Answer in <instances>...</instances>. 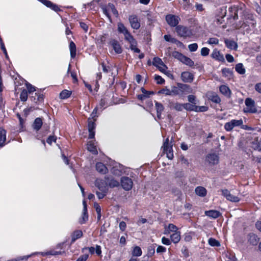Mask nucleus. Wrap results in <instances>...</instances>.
Wrapping results in <instances>:
<instances>
[{
	"label": "nucleus",
	"mask_w": 261,
	"mask_h": 261,
	"mask_svg": "<svg viewBox=\"0 0 261 261\" xmlns=\"http://www.w3.org/2000/svg\"><path fill=\"white\" fill-rule=\"evenodd\" d=\"M118 32L120 34H123L124 37V40L129 44V48L136 53H140V49L137 47L138 42L130 32L125 27L122 22L118 23Z\"/></svg>",
	"instance_id": "f257e3e1"
},
{
	"label": "nucleus",
	"mask_w": 261,
	"mask_h": 261,
	"mask_svg": "<svg viewBox=\"0 0 261 261\" xmlns=\"http://www.w3.org/2000/svg\"><path fill=\"white\" fill-rule=\"evenodd\" d=\"M25 82L28 93L32 94V95L30 96L31 101L37 105L42 103L44 101V95L42 92L38 91L34 93V95H33V93L36 91V87L26 81H25Z\"/></svg>",
	"instance_id": "f03ea898"
},
{
	"label": "nucleus",
	"mask_w": 261,
	"mask_h": 261,
	"mask_svg": "<svg viewBox=\"0 0 261 261\" xmlns=\"http://www.w3.org/2000/svg\"><path fill=\"white\" fill-rule=\"evenodd\" d=\"M241 22L239 24H237V29H242L249 33L252 29H254L256 25V20L253 17V15H250L245 18V20L241 24Z\"/></svg>",
	"instance_id": "7ed1b4c3"
},
{
	"label": "nucleus",
	"mask_w": 261,
	"mask_h": 261,
	"mask_svg": "<svg viewBox=\"0 0 261 261\" xmlns=\"http://www.w3.org/2000/svg\"><path fill=\"white\" fill-rule=\"evenodd\" d=\"M161 148L163 153L166 154L167 158L168 159L172 160L173 158V144L172 142H169V137L164 140Z\"/></svg>",
	"instance_id": "20e7f679"
},
{
	"label": "nucleus",
	"mask_w": 261,
	"mask_h": 261,
	"mask_svg": "<svg viewBox=\"0 0 261 261\" xmlns=\"http://www.w3.org/2000/svg\"><path fill=\"white\" fill-rule=\"evenodd\" d=\"M246 108L243 110L245 113L255 114L257 113V108L255 101L250 97H247L245 100Z\"/></svg>",
	"instance_id": "39448f33"
},
{
	"label": "nucleus",
	"mask_w": 261,
	"mask_h": 261,
	"mask_svg": "<svg viewBox=\"0 0 261 261\" xmlns=\"http://www.w3.org/2000/svg\"><path fill=\"white\" fill-rule=\"evenodd\" d=\"M241 126L242 128H245V125H243V121L242 119L239 120L232 119L224 124V128L227 132L231 131L235 127Z\"/></svg>",
	"instance_id": "423d86ee"
},
{
	"label": "nucleus",
	"mask_w": 261,
	"mask_h": 261,
	"mask_svg": "<svg viewBox=\"0 0 261 261\" xmlns=\"http://www.w3.org/2000/svg\"><path fill=\"white\" fill-rule=\"evenodd\" d=\"M165 20L168 24L171 27H176L180 21L179 16L171 14H168L165 16Z\"/></svg>",
	"instance_id": "0eeeda50"
},
{
	"label": "nucleus",
	"mask_w": 261,
	"mask_h": 261,
	"mask_svg": "<svg viewBox=\"0 0 261 261\" xmlns=\"http://www.w3.org/2000/svg\"><path fill=\"white\" fill-rule=\"evenodd\" d=\"M176 32L178 36L187 38L191 35L192 33L190 30L187 27L182 25H178L175 28Z\"/></svg>",
	"instance_id": "6e6552de"
},
{
	"label": "nucleus",
	"mask_w": 261,
	"mask_h": 261,
	"mask_svg": "<svg viewBox=\"0 0 261 261\" xmlns=\"http://www.w3.org/2000/svg\"><path fill=\"white\" fill-rule=\"evenodd\" d=\"M122 188L125 191L130 190L133 186L132 179L127 176H122L120 179Z\"/></svg>",
	"instance_id": "1a4fd4ad"
},
{
	"label": "nucleus",
	"mask_w": 261,
	"mask_h": 261,
	"mask_svg": "<svg viewBox=\"0 0 261 261\" xmlns=\"http://www.w3.org/2000/svg\"><path fill=\"white\" fill-rule=\"evenodd\" d=\"M177 86L179 88L180 95H187L193 92V89L189 85L177 83Z\"/></svg>",
	"instance_id": "9d476101"
},
{
	"label": "nucleus",
	"mask_w": 261,
	"mask_h": 261,
	"mask_svg": "<svg viewBox=\"0 0 261 261\" xmlns=\"http://www.w3.org/2000/svg\"><path fill=\"white\" fill-rule=\"evenodd\" d=\"M94 184L96 187H97L99 190H106L108 191V182L105 177L104 179L102 178H96L95 180Z\"/></svg>",
	"instance_id": "9b49d317"
},
{
	"label": "nucleus",
	"mask_w": 261,
	"mask_h": 261,
	"mask_svg": "<svg viewBox=\"0 0 261 261\" xmlns=\"http://www.w3.org/2000/svg\"><path fill=\"white\" fill-rule=\"evenodd\" d=\"M205 161L211 165H215L219 163V157L215 153H208L205 157Z\"/></svg>",
	"instance_id": "f8f14e48"
},
{
	"label": "nucleus",
	"mask_w": 261,
	"mask_h": 261,
	"mask_svg": "<svg viewBox=\"0 0 261 261\" xmlns=\"http://www.w3.org/2000/svg\"><path fill=\"white\" fill-rule=\"evenodd\" d=\"M128 21L131 27L134 30H138L140 27V21L136 15H131L129 16Z\"/></svg>",
	"instance_id": "ddd939ff"
},
{
	"label": "nucleus",
	"mask_w": 261,
	"mask_h": 261,
	"mask_svg": "<svg viewBox=\"0 0 261 261\" xmlns=\"http://www.w3.org/2000/svg\"><path fill=\"white\" fill-rule=\"evenodd\" d=\"M97 144L95 140L89 141L87 143V150L93 155H97L98 153Z\"/></svg>",
	"instance_id": "4468645a"
},
{
	"label": "nucleus",
	"mask_w": 261,
	"mask_h": 261,
	"mask_svg": "<svg viewBox=\"0 0 261 261\" xmlns=\"http://www.w3.org/2000/svg\"><path fill=\"white\" fill-rule=\"evenodd\" d=\"M180 78L184 83H191L194 79V75L189 71H183L181 73Z\"/></svg>",
	"instance_id": "2eb2a0df"
},
{
	"label": "nucleus",
	"mask_w": 261,
	"mask_h": 261,
	"mask_svg": "<svg viewBox=\"0 0 261 261\" xmlns=\"http://www.w3.org/2000/svg\"><path fill=\"white\" fill-rule=\"evenodd\" d=\"M140 90L142 94L137 95L136 97L138 100L141 101H143L146 98H149L151 95L154 94V92L153 91H147L144 87H141Z\"/></svg>",
	"instance_id": "dca6fc26"
},
{
	"label": "nucleus",
	"mask_w": 261,
	"mask_h": 261,
	"mask_svg": "<svg viewBox=\"0 0 261 261\" xmlns=\"http://www.w3.org/2000/svg\"><path fill=\"white\" fill-rule=\"evenodd\" d=\"M86 250H88L91 254L95 252L98 256L101 255V248L100 245H96L95 248L94 247H85L82 249V252L84 253Z\"/></svg>",
	"instance_id": "f3484780"
},
{
	"label": "nucleus",
	"mask_w": 261,
	"mask_h": 261,
	"mask_svg": "<svg viewBox=\"0 0 261 261\" xmlns=\"http://www.w3.org/2000/svg\"><path fill=\"white\" fill-rule=\"evenodd\" d=\"M40 2H41L44 6L47 7L48 8H50L51 10L54 11L56 12H58L61 11V10L60 9L59 6L52 3L51 1L49 0H38Z\"/></svg>",
	"instance_id": "a211bd4d"
},
{
	"label": "nucleus",
	"mask_w": 261,
	"mask_h": 261,
	"mask_svg": "<svg viewBox=\"0 0 261 261\" xmlns=\"http://www.w3.org/2000/svg\"><path fill=\"white\" fill-rule=\"evenodd\" d=\"M109 44L112 47L116 54H120L122 53V48L117 40L112 39L110 41Z\"/></svg>",
	"instance_id": "6ab92c4d"
},
{
	"label": "nucleus",
	"mask_w": 261,
	"mask_h": 261,
	"mask_svg": "<svg viewBox=\"0 0 261 261\" xmlns=\"http://www.w3.org/2000/svg\"><path fill=\"white\" fill-rule=\"evenodd\" d=\"M247 243L252 246H256L257 245L259 238L257 235L253 233H249L247 236Z\"/></svg>",
	"instance_id": "aec40b11"
},
{
	"label": "nucleus",
	"mask_w": 261,
	"mask_h": 261,
	"mask_svg": "<svg viewBox=\"0 0 261 261\" xmlns=\"http://www.w3.org/2000/svg\"><path fill=\"white\" fill-rule=\"evenodd\" d=\"M105 179L107 180L108 187L114 188L118 187L119 186V182L116 180L113 177L109 176H105Z\"/></svg>",
	"instance_id": "412c9836"
},
{
	"label": "nucleus",
	"mask_w": 261,
	"mask_h": 261,
	"mask_svg": "<svg viewBox=\"0 0 261 261\" xmlns=\"http://www.w3.org/2000/svg\"><path fill=\"white\" fill-rule=\"evenodd\" d=\"M211 57L213 59L220 62H224L225 61L223 55L217 48L213 50Z\"/></svg>",
	"instance_id": "4be33fe9"
},
{
	"label": "nucleus",
	"mask_w": 261,
	"mask_h": 261,
	"mask_svg": "<svg viewBox=\"0 0 261 261\" xmlns=\"http://www.w3.org/2000/svg\"><path fill=\"white\" fill-rule=\"evenodd\" d=\"M154 103L155 110L156 111L157 117L159 119H161L162 112L164 110V107L162 103L156 100L154 101Z\"/></svg>",
	"instance_id": "5701e85b"
},
{
	"label": "nucleus",
	"mask_w": 261,
	"mask_h": 261,
	"mask_svg": "<svg viewBox=\"0 0 261 261\" xmlns=\"http://www.w3.org/2000/svg\"><path fill=\"white\" fill-rule=\"evenodd\" d=\"M169 107L171 109H174L178 112L182 111L184 109L183 103L178 102L169 101Z\"/></svg>",
	"instance_id": "b1692460"
},
{
	"label": "nucleus",
	"mask_w": 261,
	"mask_h": 261,
	"mask_svg": "<svg viewBox=\"0 0 261 261\" xmlns=\"http://www.w3.org/2000/svg\"><path fill=\"white\" fill-rule=\"evenodd\" d=\"M95 167L97 171L100 174H105L108 172V169L106 166L101 162L97 163Z\"/></svg>",
	"instance_id": "393cba45"
},
{
	"label": "nucleus",
	"mask_w": 261,
	"mask_h": 261,
	"mask_svg": "<svg viewBox=\"0 0 261 261\" xmlns=\"http://www.w3.org/2000/svg\"><path fill=\"white\" fill-rule=\"evenodd\" d=\"M83 236V231L81 230H75L71 234V243H73L76 240L82 238Z\"/></svg>",
	"instance_id": "a878e982"
},
{
	"label": "nucleus",
	"mask_w": 261,
	"mask_h": 261,
	"mask_svg": "<svg viewBox=\"0 0 261 261\" xmlns=\"http://www.w3.org/2000/svg\"><path fill=\"white\" fill-rule=\"evenodd\" d=\"M205 214L208 217L217 219L221 215V213L217 210H209L205 212Z\"/></svg>",
	"instance_id": "bb28decb"
},
{
	"label": "nucleus",
	"mask_w": 261,
	"mask_h": 261,
	"mask_svg": "<svg viewBox=\"0 0 261 261\" xmlns=\"http://www.w3.org/2000/svg\"><path fill=\"white\" fill-rule=\"evenodd\" d=\"M170 240L172 243L174 244H177L181 240V232L177 231L171 234L170 236Z\"/></svg>",
	"instance_id": "cd10ccee"
},
{
	"label": "nucleus",
	"mask_w": 261,
	"mask_h": 261,
	"mask_svg": "<svg viewBox=\"0 0 261 261\" xmlns=\"http://www.w3.org/2000/svg\"><path fill=\"white\" fill-rule=\"evenodd\" d=\"M6 140V131L3 128H0V147L5 145Z\"/></svg>",
	"instance_id": "c85d7f7f"
},
{
	"label": "nucleus",
	"mask_w": 261,
	"mask_h": 261,
	"mask_svg": "<svg viewBox=\"0 0 261 261\" xmlns=\"http://www.w3.org/2000/svg\"><path fill=\"white\" fill-rule=\"evenodd\" d=\"M220 92L225 96L230 97L231 94V91L229 87L224 85H221L219 87Z\"/></svg>",
	"instance_id": "c756f323"
},
{
	"label": "nucleus",
	"mask_w": 261,
	"mask_h": 261,
	"mask_svg": "<svg viewBox=\"0 0 261 261\" xmlns=\"http://www.w3.org/2000/svg\"><path fill=\"white\" fill-rule=\"evenodd\" d=\"M229 17L233 18L234 20L238 19V9L234 7H230L229 8Z\"/></svg>",
	"instance_id": "7c9ffc66"
},
{
	"label": "nucleus",
	"mask_w": 261,
	"mask_h": 261,
	"mask_svg": "<svg viewBox=\"0 0 261 261\" xmlns=\"http://www.w3.org/2000/svg\"><path fill=\"white\" fill-rule=\"evenodd\" d=\"M69 49L70 57L72 59L75 58L76 54V47L74 42L71 41L69 43Z\"/></svg>",
	"instance_id": "2f4dec72"
},
{
	"label": "nucleus",
	"mask_w": 261,
	"mask_h": 261,
	"mask_svg": "<svg viewBox=\"0 0 261 261\" xmlns=\"http://www.w3.org/2000/svg\"><path fill=\"white\" fill-rule=\"evenodd\" d=\"M42 124L43 122L42 118L40 117L36 118L33 124V128L35 130L38 131L41 128Z\"/></svg>",
	"instance_id": "473e14b6"
},
{
	"label": "nucleus",
	"mask_w": 261,
	"mask_h": 261,
	"mask_svg": "<svg viewBox=\"0 0 261 261\" xmlns=\"http://www.w3.org/2000/svg\"><path fill=\"white\" fill-rule=\"evenodd\" d=\"M226 11V6L221 7L216 11L215 17H225Z\"/></svg>",
	"instance_id": "72a5a7b5"
},
{
	"label": "nucleus",
	"mask_w": 261,
	"mask_h": 261,
	"mask_svg": "<svg viewBox=\"0 0 261 261\" xmlns=\"http://www.w3.org/2000/svg\"><path fill=\"white\" fill-rule=\"evenodd\" d=\"M72 91L67 89L63 90L59 94V98L61 99H66L70 97Z\"/></svg>",
	"instance_id": "f704fd0d"
},
{
	"label": "nucleus",
	"mask_w": 261,
	"mask_h": 261,
	"mask_svg": "<svg viewBox=\"0 0 261 261\" xmlns=\"http://www.w3.org/2000/svg\"><path fill=\"white\" fill-rule=\"evenodd\" d=\"M195 193L200 197H204L207 193L206 189L201 186L196 187L195 188Z\"/></svg>",
	"instance_id": "c9c22d12"
},
{
	"label": "nucleus",
	"mask_w": 261,
	"mask_h": 261,
	"mask_svg": "<svg viewBox=\"0 0 261 261\" xmlns=\"http://www.w3.org/2000/svg\"><path fill=\"white\" fill-rule=\"evenodd\" d=\"M224 43L226 46L228 48L236 49L237 48L238 45L233 40L225 39Z\"/></svg>",
	"instance_id": "e433bc0d"
},
{
	"label": "nucleus",
	"mask_w": 261,
	"mask_h": 261,
	"mask_svg": "<svg viewBox=\"0 0 261 261\" xmlns=\"http://www.w3.org/2000/svg\"><path fill=\"white\" fill-rule=\"evenodd\" d=\"M152 64L156 67H159V65H160L167 69V66L163 62L162 60L158 57H155L153 58Z\"/></svg>",
	"instance_id": "4c0bfd02"
},
{
	"label": "nucleus",
	"mask_w": 261,
	"mask_h": 261,
	"mask_svg": "<svg viewBox=\"0 0 261 261\" xmlns=\"http://www.w3.org/2000/svg\"><path fill=\"white\" fill-rule=\"evenodd\" d=\"M208 99L212 102L216 103H220L221 102V98L216 93H213L211 95H210L208 97Z\"/></svg>",
	"instance_id": "58836bf2"
},
{
	"label": "nucleus",
	"mask_w": 261,
	"mask_h": 261,
	"mask_svg": "<svg viewBox=\"0 0 261 261\" xmlns=\"http://www.w3.org/2000/svg\"><path fill=\"white\" fill-rule=\"evenodd\" d=\"M181 62L189 67H193L194 65V61L186 56H184Z\"/></svg>",
	"instance_id": "ea45409f"
},
{
	"label": "nucleus",
	"mask_w": 261,
	"mask_h": 261,
	"mask_svg": "<svg viewBox=\"0 0 261 261\" xmlns=\"http://www.w3.org/2000/svg\"><path fill=\"white\" fill-rule=\"evenodd\" d=\"M107 6L108 9L112 11V13L114 14V15H115V17H118L119 16L118 12L113 4L109 3L107 5Z\"/></svg>",
	"instance_id": "a19ab883"
},
{
	"label": "nucleus",
	"mask_w": 261,
	"mask_h": 261,
	"mask_svg": "<svg viewBox=\"0 0 261 261\" xmlns=\"http://www.w3.org/2000/svg\"><path fill=\"white\" fill-rule=\"evenodd\" d=\"M235 69L236 71L240 74H244L246 72V70L242 63H238L236 64Z\"/></svg>",
	"instance_id": "79ce46f5"
},
{
	"label": "nucleus",
	"mask_w": 261,
	"mask_h": 261,
	"mask_svg": "<svg viewBox=\"0 0 261 261\" xmlns=\"http://www.w3.org/2000/svg\"><path fill=\"white\" fill-rule=\"evenodd\" d=\"M111 172L114 175L120 176L122 173V169L120 166H114L111 169Z\"/></svg>",
	"instance_id": "37998d69"
},
{
	"label": "nucleus",
	"mask_w": 261,
	"mask_h": 261,
	"mask_svg": "<svg viewBox=\"0 0 261 261\" xmlns=\"http://www.w3.org/2000/svg\"><path fill=\"white\" fill-rule=\"evenodd\" d=\"M208 243L212 247H220L221 246L220 242L213 238H209Z\"/></svg>",
	"instance_id": "c03bdc74"
},
{
	"label": "nucleus",
	"mask_w": 261,
	"mask_h": 261,
	"mask_svg": "<svg viewBox=\"0 0 261 261\" xmlns=\"http://www.w3.org/2000/svg\"><path fill=\"white\" fill-rule=\"evenodd\" d=\"M194 235V232L189 231L185 232L184 234V240L186 242H189L192 240L193 236Z\"/></svg>",
	"instance_id": "a18cd8bd"
},
{
	"label": "nucleus",
	"mask_w": 261,
	"mask_h": 261,
	"mask_svg": "<svg viewBox=\"0 0 261 261\" xmlns=\"http://www.w3.org/2000/svg\"><path fill=\"white\" fill-rule=\"evenodd\" d=\"M34 254V253H33L30 255H27L22 256H18L15 258L12 259L11 260L9 261H27L29 258H30Z\"/></svg>",
	"instance_id": "49530a36"
},
{
	"label": "nucleus",
	"mask_w": 261,
	"mask_h": 261,
	"mask_svg": "<svg viewBox=\"0 0 261 261\" xmlns=\"http://www.w3.org/2000/svg\"><path fill=\"white\" fill-rule=\"evenodd\" d=\"M28 98V92L25 89H23L20 94V99L21 101L24 102Z\"/></svg>",
	"instance_id": "de8ad7c7"
},
{
	"label": "nucleus",
	"mask_w": 261,
	"mask_h": 261,
	"mask_svg": "<svg viewBox=\"0 0 261 261\" xmlns=\"http://www.w3.org/2000/svg\"><path fill=\"white\" fill-rule=\"evenodd\" d=\"M222 73L223 76L230 78L232 76V71L227 68H224L222 69Z\"/></svg>",
	"instance_id": "09e8293b"
},
{
	"label": "nucleus",
	"mask_w": 261,
	"mask_h": 261,
	"mask_svg": "<svg viewBox=\"0 0 261 261\" xmlns=\"http://www.w3.org/2000/svg\"><path fill=\"white\" fill-rule=\"evenodd\" d=\"M208 110V107L205 106H199L195 105L194 112H204Z\"/></svg>",
	"instance_id": "8fccbe9b"
},
{
	"label": "nucleus",
	"mask_w": 261,
	"mask_h": 261,
	"mask_svg": "<svg viewBox=\"0 0 261 261\" xmlns=\"http://www.w3.org/2000/svg\"><path fill=\"white\" fill-rule=\"evenodd\" d=\"M142 254L141 248L139 246H135L132 251L133 256H140Z\"/></svg>",
	"instance_id": "3c124183"
},
{
	"label": "nucleus",
	"mask_w": 261,
	"mask_h": 261,
	"mask_svg": "<svg viewBox=\"0 0 261 261\" xmlns=\"http://www.w3.org/2000/svg\"><path fill=\"white\" fill-rule=\"evenodd\" d=\"M184 109L187 111H194L195 105L190 102L183 103Z\"/></svg>",
	"instance_id": "603ef678"
},
{
	"label": "nucleus",
	"mask_w": 261,
	"mask_h": 261,
	"mask_svg": "<svg viewBox=\"0 0 261 261\" xmlns=\"http://www.w3.org/2000/svg\"><path fill=\"white\" fill-rule=\"evenodd\" d=\"M170 91L171 93V96L180 95L179 88L177 86H172Z\"/></svg>",
	"instance_id": "864d4df0"
},
{
	"label": "nucleus",
	"mask_w": 261,
	"mask_h": 261,
	"mask_svg": "<svg viewBox=\"0 0 261 261\" xmlns=\"http://www.w3.org/2000/svg\"><path fill=\"white\" fill-rule=\"evenodd\" d=\"M172 56L181 62L185 55L178 51H173L172 53Z\"/></svg>",
	"instance_id": "5fc2aeb1"
},
{
	"label": "nucleus",
	"mask_w": 261,
	"mask_h": 261,
	"mask_svg": "<svg viewBox=\"0 0 261 261\" xmlns=\"http://www.w3.org/2000/svg\"><path fill=\"white\" fill-rule=\"evenodd\" d=\"M95 121L91 120L90 118L88 119V130H95L96 127Z\"/></svg>",
	"instance_id": "6e6d98bb"
},
{
	"label": "nucleus",
	"mask_w": 261,
	"mask_h": 261,
	"mask_svg": "<svg viewBox=\"0 0 261 261\" xmlns=\"http://www.w3.org/2000/svg\"><path fill=\"white\" fill-rule=\"evenodd\" d=\"M181 252L185 258H188L190 256V252L187 246L184 245L181 248Z\"/></svg>",
	"instance_id": "4d7b16f0"
},
{
	"label": "nucleus",
	"mask_w": 261,
	"mask_h": 261,
	"mask_svg": "<svg viewBox=\"0 0 261 261\" xmlns=\"http://www.w3.org/2000/svg\"><path fill=\"white\" fill-rule=\"evenodd\" d=\"M158 93L159 94H164L165 95L171 96L170 89L167 88V87L165 88L161 89L158 92Z\"/></svg>",
	"instance_id": "13d9d810"
},
{
	"label": "nucleus",
	"mask_w": 261,
	"mask_h": 261,
	"mask_svg": "<svg viewBox=\"0 0 261 261\" xmlns=\"http://www.w3.org/2000/svg\"><path fill=\"white\" fill-rule=\"evenodd\" d=\"M155 253V247L154 245L150 246L147 248V255L148 257H152Z\"/></svg>",
	"instance_id": "bf43d9fd"
},
{
	"label": "nucleus",
	"mask_w": 261,
	"mask_h": 261,
	"mask_svg": "<svg viewBox=\"0 0 261 261\" xmlns=\"http://www.w3.org/2000/svg\"><path fill=\"white\" fill-rule=\"evenodd\" d=\"M57 140V137L55 135H50L48 137L46 141L49 145H51L53 142H56Z\"/></svg>",
	"instance_id": "052dcab7"
},
{
	"label": "nucleus",
	"mask_w": 261,
	"mask_h": 261,
	"mask_svg": "<svg viewBox=\"0 0 261 261\" xmlns=\"http://www.w3.org/2000/svg\"><path fill=\"white\" fill-rule=\"evenodd\" d=\"M101 192L96 191V194L99 199H103L107 194L108 191L100 190Z\"/></svg>",
	"instance_id": "680f3d73"
},
{
	"label": "nucleus",
	"mask_w": 261,
	"mask_h": 261,
	"mask_svg": "<svg viewBox=\"0 0 261 261\" xmlns=\"http://www.w3.org/2000/svg\"><path fill=\"white\" fill-rule=\"evenodd\" d=\"M226 198L230 201L232 202H238L239 201V198L238 197L234 196L232 195L231 193H229L227 195Z\"/></svg>",
	"instance_id": "e2e57ef3"
},
{
	"label": "nucleus",
	"mask_w": 261,
	"mask_h": 261,
	"mask_svg": "<svg viewBox=\"0 0 261 261\" xmlns=\"http://www.w3.org/2000/svg\"><path fill=\"white\" fill-rule=\"evenodd\" d=\"M154 80L156 83L160 85L164 84L165 82V80L161 76L157 74L154 75Z\"/></svg>",
	"instance_id": "0e129e2a"
},
{
	"label": "nucleus",
	"mask_w": 261,
	"mask_h": 261,
	"mask_svg": "<svg viewBox=\"0 0 261 261\" xmlns=\"http://www.w3.org/2000/svg\"><path fill=\"white\" fill-rule=\"evenodd\" d=\"M253 147L254 149L257 150L261 152V141H258V140L253 141L252 142Z\"/></svg>",
	"instance_id": "69168bd1"
},
{
	"label": "nucleus",
	"mask_w": 261,
	"mask_h": 261,
	"mask_svg": "<svg viewBox=\"0 0 261 261\" xmlns=\"http://www.w3.org/2000/svg\"><path fill=\"white\" fill-rule=\"evenodd\" d=\"M188 100L189 102L193 105H196V97L194 95L190 94L188 96Z\"/></svg>",
	"instance_id": "338daca9"
},
{
	"label": "nucleus",
	"mask_w": 261,
	"mask_h": 261,
	"mask_svg": "<svg viewBox=\"0 0 261 261\" xmlns=\"http://www.w3.org/2000/svg\"><path fill=\"white\" fill-rule=\"evenodd\" d=\"M226 257L228 259L226 261H237V258L234 254L228 253L226 254Z\"/></svg>",
	"instance_id": "774afa93"
}]
</instances>
